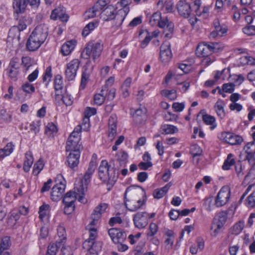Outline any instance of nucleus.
Returning a JSON list of instances; mask_svg holds the SVG:
<instances>
[{
    "label": "nucleus",
    "mask_w": 255,
    "mask_h": 255,
    "mask_svg": "<svg viewBox=\"0 0 255 255\" xmlns=\"http://www.w3.org/2000/svg\"><path fill=\"white\" fill-rule=\"evenodd\" d=\"M48 35V28L45 25L36 26L26 43V47L29 51H35L40 47L45 41Z\"/></svg>",
    "instance_id": "1"
},
{
    "label": "nucleus",
    "mask_w": 255,
    "mask_h": 255,
    "mask_svg": "<svg viewBox=\"0 0 255 255\" xmlns=\"http://www.w3.org/2000/svg\"><path fill=\"white\" fill-rule=\"evenodd\" d=\"M144 192V198L143 199L139 198L140 192L137 191L134 186L127 188L125 193V203L126 208L129 211L134 212L140 209L145 202L146 196Z\"/></svg>",
    "instance_id": "2"
},
{
    "label": "nucleus",
    "mask_w": 255,
    "mask_h": 255,
    "mask_svg": "<svg viewBox=\"0 0 255 255\" xmlns=\"http://www.w3.org/2000/svg\"><path fill=\"white\" fill-rule=\"evenodd\" d=\"M99 175L102 181H108L111 184L115 182L118 176L116 170L111 167L106 160L101 161L99 167Z\"/></svg>",
    "instance_id": "3"
},
{
    "label": "nucleus",
    "mask_w": 255,
    "mask_h": 255,
    "mask_svg": "<svg viewBox=\"0 0 255 255\" xmlns=\"http://www.w3.org/2000/svg\"><path fill=\"white\" fill-rule=\"evenodd\" d=\"M116 8L112 5L107 6L102 12L101 16L105 21H108L115 18L117 21V24L120 26L127 14L123 9H121L116 13Z\"/></svg>",
    "instance_id": "4"
},
{
    "label": "nucleus",
    "mask_w": 255,
    "mask_h": 255,
    "mask_svg": "<svg viewBox=\"0 0 255 255\" xmlns=\"http://www.w3.org/2000/svg\"><path fill=\"white\" fill-rule=\"evenodd\" d=\"M103 45L99 41H90L81 53V57L85 59L91 56L94 60L100 57L103 50Z\"/></svg>",
    "instance_id": "5"
},
{
    "label": "nucleus",
    "mask_w": 255,
    "mask_h": 255,
    "mask_svg": "<svg viewBox=\"0 0 255 255\" xmlns=\"http://www.w3.org/2000/svg\"><path fill=\"white\" fill-rule=\"evenodd\" d=\"M80 128H75L73 132L70 134L67 141L66 146V151H79L82 148L81 144L80 143L81 139Z\"/></svg>",
    "instance_id": "6"
},
{
    "label": "nucleus",
    "mask_w": 255,
    "mask_h": 255,
    "mask_svg": "<svg viewBox=\"0 0 255 255\" xmlns=\"http://www.w3.org/2000/svg\"><path fill=\"white\" fill-rule=\"evenodd\" d=\"M96 162L92 160L89 165L88 170L86 171L83 178L78 183L79 186H77V190L80 194H83L86 192L87 188V185L90 182L92 175L94 173L96 168Z\"/></svg>",
    "instance_id": "7"
},
{
    "label": "nucleus",
    "mask_w": 255,
    "mask_h": 255,
    "mask_svg": "<svg viewBox=\"0 0 255 255\" xmlns=\"http://www.w3.org/2000/svg\"><path fill=\"white\" fill-rule=\"evenodd\" d=\"M40 0H13L12 7L17 14L23 13L29 3L32 7L37 8Z\"/></svg>",
    "instance_id": "8"
},
{
    "label": "nucleus",
    "mask_w": 255,
    "mask_h": 255,
    "mask_svg": "<svg viewBox=\"0 0 255 255\" xmlns=\"http://www.w3.org/2000/svg\"><path fill=\"white\" fill-rule=\"evenodd\" d=\"M219 49L217 43H211L207 44L203 42L198 44L196 53L198 57H205L212 55L213 52H216Z\"/></svg>",
    "instance_id": "9"
},
{
    "label": "nucleus",
    "mask_w": 255,
    "mask_h": 255,
    "mask_svg": "<svg viewBox=\"0 0 255 255\" xmlns=\"http://www.w3.org/2000/svg\"><path fill=\"white\" fill-rule=\"evenodd\" d=\"M77 186H79V185L76 183L74 187V192L70 191L65 194L63 199V202L64 204L74 205V202L77 198H78V201L81 203L86 202V200L84 198L85 192H84L83 194H80V192H78L79 191L77 190Z\"/></svg>",
    "instance_id": "10"
},
{
    "label": "nucleus",
    "mask_w": 255,
    "mask_h": 255,
    "mask_svg": "<svg viewBox=\"0 0 255 255\" xmlns=\"http://www.w3.org/2000/svg\"><path fill=\"white\" fill-rule=\"evenodd\" d=\"M231 191L229 187L223 186L218 192L215 201V205L221 207L226 205L229 201Z\"/></svg>",
    "instance_id": "11"
},
{
    "label": "nucleus",
    "mask_w": 255,
    "mask_h": 255,
    "mask_svg": "<svg viewBox=\"0 0 255 255\" xmlns=\"http://www.w3.org/2000/svg\"><path fill=\"white\" fill-rule=\"evenodd\" d=\"M19 59L17 57H13L10 60L6 69L8 76L14 81H16L19 74Z\"/></svg>",
    "instance_id": "12"
},
{
    "label": "nucleus",
    "mask_w": 255,
    "mask_h": 255,
    "mask_svg": "<svg viewBox=\"0 0 255 255\" xmlns=\"http://www.w3.org/2000/svg\"><path fill=\"white\" fill-rule=\"evenodd\" d=\"M80 63L78 59H74L67 64L65 75L67 80H72L75 78Z\"/></svg>",
    "instance_id": "13"
},
{
    "label": "nucleus",
    "mask_w": 255,
    "mask_h": 255,
    "mask_svg": "<svg viewBox=\"0 0 255 255\" xmlns=\"http://www.w3.org/2000/svg\"><path fill=\"white\" fill-rule=\"evenodd\" d=\"M226 221V216L223 214H220L219 219H214L211 227V235L213 237H216L222 231L224 224Z\"/></svg>",
    "instance_id": "14"
},
{
    "label": "nucleus",
    "mask_w": 255,
    "mask_h": 255,
    "mask_svg": "<svg viewBox=\"0 0 255 255\" xmlns=\"http://www.w3.org/2000/svg\"><path fill=\"white\" fill-rule=\"evenodd\" d=\"M245 158L250 165L253 167L255 166V143L254 142L248 143L244 147Z\"/></svg>",
    "instance_id": "15"
},
{
    "label": "nucleus",
    "mask_w": 255,
    "mask_h": 255,
    "mask_svg": "<svg viewBox=\"0 0 255 255\" xmlns=\"http://www.w3.org/2000/svg\"><path fill=\"white\" fill-rule=\"evenodd\" d=\"M220 138L231 145L240 144L243 141L241 136L229 132H222Z\"/></svg>",
    "instance_id": "16"
},
{
    "label": "nucleus",
    "mask_w": 255,
    "mask_h": 255,
    "mask_svg": "<svg viewBox=\"0 0 255 255\" xmlns=\"http://www.w3.org/2000/svg\"><path fill=\"white\" fill-rule=\"evenodd\" d=\"M65 185L60 181L56 183L52 189L51 192V199L55 202L59 201L63 197V194L65 191Z\"/></svg>",
    "instance_id": "17"
},
{
    "label": "nucleus",
    "mask_w": 255,
    "mask_h": 255,
    "mask_svg": "<svg viewBox=\"0 0 255 255\" xmlns=\"http://www.w3.org/2000/svg\"><path fill=\"white\" fill-rule=\"evenodd\" d=\"M108 233L115 243H122L126 239L127 235L125 232L117 228L110 229Z\"/></svg>",
    "instance_id": "18"
},
{
    "label": "nucleus",
    "mask_w": 255,
    "mask_h": 255,
    "mask_svg": "<svg viewBox=\"0 0 255 255\" xmlns=\"http://www.w3.org/2000/svg\"><path fill=\"white\" fill-rule=\"evenodd\" d=\"M108 205L106 203H101L97 206L94 210L91 215L92 221L91 225H96L98 221L101 218L102 215L105 212Z\"/></svg>",
    "instance_id": "19"
},
{
    "label": "nucleus",
    "mask_w": 255,
    "mask_h": 255,
    "mask_svg": "<svg viewBox=\"0 0 255 255\" xmlns=\"http://www.w3.org/2000/svg\"><path fill=\"white\" fill-rule=\"evenodd\" d=\"M176 7L179 14L184 17L190 16L191 12V7L189 3L185 0H179Z\"/></svg>",
    "instance_id": "20"
},
{
    "label": "nucleus",
    "mask_w": 255,
    "mask_h": 255,
    "mask_svg": "<svg viewBox=\"0 0 255 255\" xmlns=\"http://www.w3.org/2000/svg\"><path fill=\"white\" fill-rule=\"evenodd\" d=\"M170 44L169 42H164L160 46V57L163 62L169 61L172 58Z\"/></svg>",
    "instance_id": "21"
},
{
    "label": "nucleus",
    "mask_w": 255,
    "mask_h": 255,
    "mask_svg": "<svg viewBox=\"0 0 255 255\" xmlns=\"http://www.w3.org/2000/svg\"><path fill=\"white\" fill-rule=\"evenodd\" d=\"M80 152L79 151H70L67 157L66 163L68 167L72 169L77 167L79 163Z\"/></svg>",
    "instance_id": "22"
},
{
    "label": "nucleus",
    "mask_w": 255,
    "mask_h": 255,
    "mask_svg": "<svg viewBox=\"0 0 255 255\" xmlns=\"http://www.w3.org/2000/svg\"><path fill=\"white\" fill-rule=\"evenodd\" d=\"M146 214V212H138L134 216L133 222L137 228L142 229L146 226L148 223Z\"/></svg>",
    "instance_id": "23"
},
{
    "label": "nucleus",
    "mask_w": 255,
    "mask_h": 255,
    "mask_svg": "<svg viewBox=\"0 0 255 255\" xmlns=\"http://www.w3.org/2000/svg\"><path fill=\"white\" fill-rule=\"evenodd\" d=\"M166 18H162L161 13L157 11L154 12L150 17L149 22L151 26H158L159 27H164Z\"/></svg>",
    "instance_id": "24"
},
{
    "label": "nucleus",
    "mask_w": 255,
    "mask_h": 255,
    "mask_svg": "<svg viewBox=\"0 0 255 255\" xmlns=\"http://www.w3.org/2000/svg\"><path fill=\"white\" fill-rule=\"evenodd\" d=\"M50 17L52 19L59 18L63 21H67L68 18V16L65 13V9L63 6H58L55 8L52 11Z\"/></svg>",
    "instance_id": "25"
},
{
    "label": "nucleus",
    "mask_w": 255,
    "mask_h": 255,
    "mask_svg": "<svg viewBox=\"0 0 255 255\" xmlns=\"http://www.w3.org/2000/svg\"><path fill=\"white\" fill-rule=\"evenodd\" d=\"M201 4L200 0H195L194 1V5L192 6V8L193 10H194V13L193 14L197 16L202 15L204 17H206L209 12V8L208 6H204L203 10L201 11L200 9Z\"/></svg>",
    "instance_id": "26"
},
{
    "label": "nucleus",
    "mask_w": 255,
    "mask_h": 255,
    "mask_svg": "<svg viewBox=\"0 0 255 255\" xmlns=\"http://www.w3.org/2000/svg\"><path fill=\"white\" fill-rule=\"evenodd\" d=\"M134 122L136 124L139 125L143 123L146 118V110L145 108H139L137 109L133 115Z\"/></svg>",
    "instance_id": "27"
},
{
    "label": "nucleus",
    "mask_w": 255,
    "mask_h": 255,
    "mask_svg": "<svg viewBox=\"0 0 255 255\" xmlns=\"http://www.w3.org/2000/svg\"><path fill=\"white\" fill-rule=\"evenodd\" d=\"M76 45L75 40H71L64 43L61 48V52L63 55L67 56L70 54L75 48Z\"/></svg>",
    "instance_id": "28"
},
{
    "label": "nucleus",
    "mask_w": 255,
    "mask_h": 255,
    "mask_svg": "<svg viewBox=\"0 0 255 255\" xmlns=\"http://www.w3.org/2000/svg\"><path fill=\"white\" fill-rule=\"evenodd\" d=\"M108 91V87L105 85L102 88L100 93L95 95L94 101L95 104L101 105L106 100L105 94Z\"/></svg>",
    "instance_id": "29"
},
{
    "label": "nucleus",
    "mask_w": 255,
    "mask_h": 255,
    "mask_svg": "<svg viewBox=\"0 0 255 255\" xmlns=\"http://www.w3.org/2000/svg\"><path fill=\"white\" fill-rule=\"evenodd\" d=\"M54 89L55 91V98H58L61 96L63 89L62 77L60 75H57L55 77Z\"/></svg>",
    "instance_id": "30"
},
{
    "label": "nucleus",
    "mask_w": 255,
    "mask_h": 255,
    "mask_svg": "<svg viewBox=\"0 0 255 255\" xmlns=\"http://www.w3.org/2000/svg\"><path fill=\"white\" fill-rule=\"evenodd\" d=\"M30 21L29 17L27 15L22 16L18 19V24L16 26L12 27V29L17 28L19 31H21L25 29L27 27V24Z\"/></svg>",
    "instance_id": "31"
},
{
    "label": "nucleus",
    "mask_w": 255,
    "mask_h": 255,
    "mask_svg": "<svg viewBox=\"0 0 255 255\" xmlns=\"http://www.w3.org/2000/svg\"><path fill=\"white\" fill-rule=\"evenodd\" d=\"M166 20L165 26L164 27H160V28L164 29L163 33L165 34V37L170 38L172 37L174 26L172 22L169 21L167 18H166Z\"/></svg>",
    "instance_id": "32"
},
{
    "label": "nucleus",
    "mask_w": 255,
    "mask_h": 255,
    "mask_svg": "<svg viewBox=\"0 0 255 255\" xmlns=\"http://www.w3.org/2000/svg\"><path fill=\"white\" fill-rule=\"evenodd\" d=\"M25 160H24L23 169L24 171L28 172L33 162V158L30 151H27L25 154Z\"/></svg>",
    "instance_id": "33"
},
{
    "label": "nucleus",
    "mask_w": 255,
    "mask_h": 255,
    "mask_svg": "<svg viewBox=\"0 0 255 255\" xmlns=\"http://www.w3.org/2000/svg\"><path fill=\"white\" fill-rule=\"evenodd\" d=\"M160 131L163 134H169L177 132L178 129L173 125H164L161 127Z\"/></svg>",
    "instance_id": "34"
},
{
    "label": "nucleus",
    "mask_w": 255,
    "mask_h": 255,
    "mask_svg": "<svg viewBox=\"0 0 255 255\" xmlns=\"http://www.w3.org/2000/svg\"><path fill=\"white\" fill-rule=\"evenodd\" d=\"M171 186V183H169L166 184L162 188L155 190L153 193L154 197L156 199H160L163 197V196L167 192Z\"/></svg>",
    "instance_id": "35"
},
{
    "label": "nucleus",
    "mask_w": 255,
    "mask_h": 255,
    "mask_svg": "<svg viewBox=\"0 0 255 255\" xmlns=\"http://www.w3.org/2000/svg\"><path fill=\"white\" fill-rule=\"evenodd\" d=\"M34 62L32 59L28 57H22L21 59V65L23 68V71L24 73H26L30 68L33 65Z\"/></svg>",
    "instance_id": "36"
},
{
    "label": "nucleus",
    "mask_w": 255,
    "mask_h": 255,
    "mask_svg": "<svg viewBox=\"0 0 255 255\" xmlns=\"http://www.w3.org/2000/svg\"><path fill=\"white\" fill-rule=\"evenodd\" d=\"M10 245V238L7 236L4 237L0 240V255H2L4 250H7Z\"/></svg>",
    "instance_id": "37"
},
{
    "label": "nucleus",
    "mask_w": 255,
    "mask_h": 255,
    "mask_svg": "<svg viewBox=\"0 0 255 255\" xmlns=\"http://www.w3.org/2000/svg\"><path fill=\"white\" fill-rule=\"evenodd\" d=\"M13 147L12 143H8L3 149H0V157L3 158L9 155L13 151Z\"/></svg>",
    "instance_id": "38"
},
{
    "label": "nucleus",
    "mask_w": 255,
    "mask_h": 255,
    "mask_svg": "<svg viewBox=\"0 0 255 255\" xmlns=\"http://www.w3.org/2000/svg\"><path fill=\"white\" fill-rule=\"evenodd\" d=\"M98 25V22L96 21H92L87 24L84 28L82 31V35L84 36H87L89 33L93 30Z\"/></svg>",
    "instance_id": "39"
},
{
    "label": "nucleus",
    "mask_w": 255,
    "mask_h": 255,
    "mask_svg": "<svg viewBox=\"0 0 255 255\" xmlns=\"http://www.w3.org/2000/svg\"><path fill=\"white\" fill-rule=\"evenodd\" d=\"M235 164V160L233 158V155L230 153L228 155L227 159L225 160L222 168L224 170H229L230 169L231 166Z\"/></svg>",
    "instance_id": "40"
},
{
    "label": "nucleus",
    "mask_w": 255,
    "mask_h": 255,
    "mask_svg": "<svg viewBox=\"0 0 255 255\" xmlns=\"http://www.w3.org/2000/svg\"><path fill=\"white\" fill-rule=\"evenodd\" d=\"M214 108L218 117L223 119L225 116L224 109V104L222 101H218L214 106Z\"/></svg>",
    "instance_id": "41"
},
{
    "label": "nucleus",
    "mask_w": 255,
    "mask_h": 255,
    "mask_svg": "<svg viewBox=\"0 0 255 255\" xmlns=\"http://www.w3.org/2000/svg\"><path fill=\"white\" fill-rule=\"evenodd\" d=\"M244 228V222L243 221H239L233 226L231 232L232 234L238 235L242 232Z\"/></svg>",
    "instance_id": "42"
},
{
    "label": "nucleus",
    "mask_w": 255,
    "mask_h": 255,
    "mask_svg": "<svg viewBox=\"0 0 255 255\" xmlns=\"http://www.w3.org/2000/svg\"><path fill=\"white\" fill-rule=\"evenodd\" d=\"M57 235L59 240L56 241L58 244H61L66 240V232L65 228L62 226H59L57 228Z\"/></svg>",
    "instance_id": "43"
},
{
    "label": "nucleus",
    "mask_w": 255,
    "mask_h": 255,
    "mask_svg": "<svg viewBox=\"0 0 255 255\" xmlns=\"http://www.w3.org/2000/svg\"><path fill=\"white\" fill-rule=\"evenodd\" d=\"M61 244L51 243L47 247L46 255H56Z\"/></svg>",
    "instance_id": "44"
},
{
    "label": "nucleus",
    "mask_w": 255,
    "mask_h": 255,
    "mask_svg": "<svg viewBox=\"0 0 255 255\" xmlns=\"http://www.w3.org/2000/svg\"><path fill=\"white\" fill-rule=\"evenodd\" d=\"M161 95L167 97L170 100L173 101L177 98V92L175 89L163 90L161 91Z\"/></svg>",
    "instance_id": "45"
},
{
    "label": "nucleus",
    "mask_w": 255,
    "mask_h": 255,
    "mask_svg": "<svg viewBox=\"0 0 255 255\" xmlns=\"http://www.w3.org/2000/svg\"><path fill=\"white\" fill-rule=\"evenodd\" d=\"M59 98H61L63 103L67 106H71L73 102V98L71 97V95L69 94L66 92L64 94L62 93L61 96H59L58 98L56 99H58Z\"/></svg>",
    "instance_id": "46"
},
{
    "label": "nucleus",
    "mask_w": 255,
    "mask_h": 255,
    "mask_svg": "<svg viewBox=\"0 0 255 255\" xmlns=\"http://www.w3.org/2000/svg\"><path fill=\"white\" fill-rule=\"evenodd\" d=\"M22 91L27 94H32L35 92V89L33 84L29 82H26L21 86Z\"/></svg>",
    "instance_id": "47"
},
{
    "label": "nucleus",
    "mask_w": 255,
    "mask_h": 255,
    "mask_svg": "<svg viewBox=\"0 0 255 255\" xmlns=\"http://www.w3.org/2000/svg\"><path fill=\"white\" fill-rule=\"evenodd\" d=\"M99 10L97 8V5H94L92 8L87 10L84 14L85 19H89L94 17Z\"/></svg>",
    "instance_id": "48"
},
{
    "label": "nucleus",
    "mask_w": 255,
    "mask_h": 255,
    "mask_svg": "<svg viewBox=\"0 0 255 255\" xmlns=\"http://www.w3.org/2000/svg\"><path fill=\"white\" fill-rule=\"evenodd\" d=\"M58 130L56 126L53 123H49L47 124L45 128V133L49 136L56 133Z\"/></svg>",
    "instance_id": "49"
},
{
    "label": "nucleus",
    "mask_w": 255,
    "mask_h": 255,
    "mask_svg": "<svg viewBox=\"0 0 255 255\" xmlns=\"http://www.w3.org/2000/svg\"><path fill=\"white\" fill-rule=\"evenodd\" d=\"M43 161L40 159H39L34 165L33 174L35 176L37 175L43 169Z\"/></svg>",
    "instance_id": "50"
},
{
    "label": "nucleus",
    "mask_w": 255,
    "mask_h": 255,
    "mask_svg": "<svg viewBox=\"0 0 255 255\" xmlns=\"http://www.w3.org/2000/svg\"><path fill=\"white\" fill-rule=\"evenodd\" d=\"M49 205L46 204H43L40 207L39 210V217L41 219H43L45 217L46 214L48 213L49 211Z\"/></svg>",
    "instance_id": "51"
},
{
    "label": "nucleus",
    "mask_w": 255,
    "mask_h": 255,
    "mask_svg": "<svg viewBox=\"0 0 255 255\" xmlns=\"http://www.w3.org/2000/svg\"><path fill=\"white\" fill-rule=\"evenodd\" d=\"M96 225H91V222L87 226V229L89 231V238L90 240H95L97 236V229L94 226Z\"/></svg>",
    "instance_id": "52"
},
{
    "label": "nucleus",
    "mask_w": 255,
    "mask_h": 255,
    "mask_svg": "<svg viewBox=\"0 0 255 255\" xmlns=\"http://www.w3.org/2000/svg\"><path fill=\"white\" fill-rule=\"evenodd\" d=\"M158 226L154 223H151L149 227V231L147 233L148 238L153 237L156 234L158 231Z\"/></svg>",
    "instance_id": "53"
},
{
    "label": "nucleus",
    "mask_w": 255,
    "mask_h": 255,
    "mask_svg": "<svg viewBox=\"0 0 255 255\" xmlns=\"http://www.w3.org/2000/svg\"><path fill=\"white\" fill-rule=\"evenodd\" d=\"M190 152L192 156L195 157L201 155L202 153V150L198 145L194 144L191 146Z\"/></svg>",
    "instance_id": "54"
},
{
    "label": "nucleus",
    "mask_w": 255,
    "mask_h": 255,
    "mask_svg": "<svg viewBox=\"0 0 255 255\" xmlns=\"http://www.w3.org/2000/svg\"><path fill=\"white\" fill-rule=\"evenodd\" d=\"M90 127V119L88 118L84 117L83 119V122L81 125H78L76 128L80 127V131L83 129L84 131H87L89 129Z\"/></svg>",
    "instance_id": "55"
},
{
    "label": "nucleus",
    "mask_w": 255,
    "mask_h": 255,
    "mask_svg": "<svg viewBox=\"0 0 255 255\" xmlns=\"http://www.w3.org/2000/svg\"><path fill=\"white\" fill-rule=\"evenodd\" d=\"M40 122L39 121H33L29 125V129L34 134H36L39 131Z\"/></svg>",
    "instance_id": "56"
},
{
    "label": "nucleus",
    "mask_w": 255,
    "mask_h": 255,
    "mask_svg": "<svg viewBox=\"0 0 255 255\" xmlns=\"http://www.w3.org/2000/svg\"><path fill=\"white\" fill-rule=\"evenodd\" d=\"M235 171L236 174L239 178H241L243 177L245 172H244V167H243L241 163L240 162H238L235 164Z\"/></svg>",
    "instance_id": "57"
},
{
    "label": "nucleus",
    "mask_w": 255,
    "mask_h": 255,
    "mask_svg": "<svg viewBox=\"0 0 255 255\" xmlns=\"http://www.w3.org/2000/svg\"><path fill=\"white\" fill-rule=\"evenodd\" d=\"M51 77V67L50 66H49L46 68L44 74L43 76V81L44 82L46 83V85H47L48 82L50 81Z\"/></svg>",
    "instance_id": "58"
},
{
    "label": "nucleus",
    "mask_w": 255,
    "mask_h": 255,
    "mask_svg": "<svg viewBox=\"0 0 255 255\" xmlns=\"http://www.w3.org/2000/svg\"><path fill=\"white\" fill-rule=\"evenodd\" d=\"M246 205L249 207L255 206V191L247 198Z\"/></svg>",
    "instance_id": "59"
},
{
    "label": "nucleus",
    "mask_w": 255,
    "mask_h": 255,
    "mask_svg": "<svg viewBox=\"0 0 255 255\" xmlns=\"http://www.w3.org/2000/svg\"><path fill=\"white\" fill-rule=\"evenodd\" d=\"M201 61L202 64L204 66H207L215 60L214 57L212 55L203 57Z\"/></svg>",
    "instance_id": "60"
},
{
    "label": "nucleus",
    "mask_w": 255,
    "mask_h": 255,
    "mask_svg": "<svg viewBox=\"0 0 255 255\" xmlns=\"http://www.w3.org/2000/svg\"><path fill=\"white\" fill-rule=\"evenodd\" d=\"M95 243V240H90V239H88L86 240L83 244V248L86 249L87 250H90L91 249H94V245Z\"/></svg>",
    "instance_id": "61"
},
{
    "label": "nucleus",
    "mask_w": 255,
    "mask_h": 255,
    "mask_svg": "<svg viewBox=\"0 0 255 255\" xmlns=\"http://www.w3.org/2000/svg\"><path fill=\"white\" fill-rule=\"evenodd\" d=\"M243 31L248 35H255V26L248 25L243 28Z\"/></svg>",
    "instance_id": "62"
},
{
    "label": "nucleus",
    "mask_w": 255,
    "mask_h": 255,
    "mask_svg": "<svg viewBox=\"0 0 255 255\" xmlns=\"http://www.w3.org/2000/svg\"><path fill=\"white\" fill-rule=\"evenodd\" d=\"M202 119L204 123L209 125H213L215 122V119L214 117L207 114L203 115Z\"/></svg>",
    "instance_id": "63"
},
{
    "label": "nucleus",
    "mask_w": 255,
    "mask_h": 255,
    "mask_svg": "<svg viewBox=\"0 0 255 255\" xmlns=\"http://www.w3.org/2000/svg\"><path fill=\"white\" fill-rule=\"evenodd\" d=\"M235 85L233 83H227L223 85L222 90L223 91L232 93L234 91Z\"/></svg>",
    "instance_id": "64"
}]
</instances>
